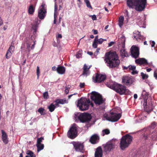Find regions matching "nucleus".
I'll return each instance as SVG.
<instances>
[{"mask_svg": "<svg viewBox=\"0 0 157 157\" xmlns=\"http://www.w3.org/2000/svg\"><path fill=\"white\" fill-rule=\"evenodd\" d=\"M143 106H144V110L148 112L149 111L152 110L154 105H152V102L150 99L147 100L144 99L143 101Z\"/></svg>", "mask_w": 157, "mask_h": 157, "instance_id": "12", "label": "nucleus"}, {"mask_svg": "<svg viewBox=\"0 0 157 157\" xmlns=\"http://www.w3.org/2000/svg\"><path fill=\"white\" fill-rule=\"evenodd\" d=\"M82 54V50H79L76 55V57L78 58L81 57Z\"/></svg>", "mask_w": 157, "mask_h": 157, "instance_id": "37", "label": "nucleus"}, {"mask_svg": "<svg viewBox=\"0 0 157 157\" xmlns=\"http://www.w3.org/2000/svg\"><path fill=\"white\" fill-rule=\"evenodd\" d=\"M87 54L91 56L93 55V53L92 52H88Z\"/></svg>", "mask_w": 157, "mask_h": 157, "instance_id": "63", "label": "nucleus"}, {"mask_svg": "<svg viewBox=\"0 0 157 157\" xmlns=\"http://www.w3.org/2000/svg\"><path fill=\"white\" fill-rule=\"evenodd\" d=\"M106 39H104L102 38H100L97 41H96V42L98 44H101L104 41H106Z\"/></svg>", "mask_w": 157, "mask_h": 157, "instance_id": "40", "label": "nucleus"}, {"mask_svg": "<svg viewBox=\"0 0 157 157\" xmlns=\"http://www.w3.org/2000/svg\"><path fill=\"white\" fill-rule=\"evenodd\" d=\"M126 13V15L127 16V18H126L127 19H128V11L127 10H126L125 11Z\"/></svg>", "mask_w": 157, "mask_h": 157, "instance_id": "59", "label": "nucleus"}, {"mask_svg": "<svg viewBox=\"0 0 157 157\" xmlns=\"http://www.w3.org/2000/svg\"><path fill=\"white\" fill-rule=\"evenodd\" d=\"M90 98L95 104L97 105L103 104L105 101L101 95L95 91H92L91 93Z\"/></svg>", "mask_w": 157, "mask_h": 157, "instance_id": "7", "label": "nucleus"}, {"mask_svg": "<svg viewBox=\"0 0 157 157\" xmlns=\"http://www.w3.org/2000/svg\"><path fill=\"white\" fill-rule=\"evenodd\" d=\"M106 85L108 87L115 90L121 95H129L131 94L129 90L126 89L125 86L115 82H110L109 83H107Z\"/></svg>", "mask_w": 157, "mask_h": 157, "instance_id": "4", "label": "nucleus"}, {"mask_svg": "<svg viewBox=\"0 0 157 157\" xmlns=\"http://www.w3.org/2000/svg\"><path fill=\"white\" fill-rule=\"evenodd\" d=\"M90 105L92 107H93V104L90 102L89 99L86 98H81L78 100L77 106L80 110L83 111L88 109Z\"/></svg>", "mask_w": 157, "mask_h": 157, "instance_id": "5", "label": "nucleus"}, {"mask_svg": "<svg viewBox=\"0 0 157 157\" xmlns=\"http://www.w3.org/2000/svg\"><path fill=\"white\" fill-rule=\"evenodd\" d=\"M98 44V43H97L96 41H94L92 44L93 47L94 48H97V47Z\"/></svg>", "mask_w": 157, "mask_h": 157, "instance_id": "45", "label": "nucleus"}, {"mask_svg": "<svg viewBox=\"0 0 157 157\" xmlns=\"http://www.w3.org/2000/svg\"><path fill=\"white\" fill-rule=\"evenodd\" d=\"M56 106V105H55V104L54 105L53 103H52L48 106V108L50 112H52L55 109Z\"/></svg>", "mask_w": 157, "mask_h": 157, "instance_id": "32", "label": "nucleus"}, {"mask_svg": "<svg viewBox=\"0 0 157 157\" xmlns=\"http://www.w3.org/2000/svg\"><path fill=\"white\" fill-rule=\"evenodd\" d=\"M73 144L76 151L83 152L84 147L83 143L79 142H74Z\"/></svg>", "mask_w": 157, "mask_h": 157, "instance_id": "16", "label": "nucleus"}, {"mask_svg": "<svg viewBox=\"0 0 157 157\" xmlns=\"http://www.w3.org/2000/svg\"><path fill=\"white\" fill-rule=\"evenodd\" d=\"M44 109L42 108H40L38 110V111L41 115L43 114Z\"/></svg>", "mask_w": 157, "mask_h": 157, "instance_id": "44", "label": "nucleus"}, {"mask_svg": "<svg viewBox=\"0 0 157 157\" xmlns=\"http://www.w3.org/2000/svg\"><path fill=\"white\" fill-rule=\"evenodd\" d=\"M99 139V137L97 134L93 135L91 137L90 140V142L93 144H96Z\"/></svg>", "mask_w": 157, "mask_h": 157, "instance_id": "21", "label": "nucleus"}, {"mask_svg": "<svg viewBox=\"0 0 157 157\" xmlns=\"http://www.w3.org/2000/svg\"><path fill=\"white\" fill-rule=\"evenodd\" d=\"M155 122L152 123L151 125V128L153 129L154 128H155Z\"/></svg>", "mask_w": 157, "mask_h": 157, "instance_id": "46", "label": "nucleus"}, {"mask_svg": "<svg viewBox=\"0 0 157 157\" xmlns=\"http://www.w3.org/2000/svg\"><path fill=\"white\" fill-rule=\"evenodd\" d=\"M26 154L29 155L30 157H32L33 155L34 156L35 155L32 151L29 150L27 151Z\"/></svg>", "mask_w": 157, "mask_h": 157, "instance_id": "39", "label": "nucleus"}, {"mask_svg": "<svg viewBox=\"0 0 157 157\" xmlns=\"http://www.w3.org/2000/svg\"><path fill=\"white\" fill-rule=\"evenodd\" d=\"M52 70L53 71H57V68H56V67L55 66H54L52 67Z\"/></svg>", "mask_w": 157, "mask_h": 157, "instance_id": "51", "label": "nucleus"}, {"mask_svg": "<svg viewBox=\"0 0 157 157\" xmlns=\"http://www.w3.org/2000/svg\"><path fill=\"white\" fill-rule=\"evenodd\" d=\"M148 93L146 90H143L142 93V95L143 97L144 100V99H146V98L147 99V100L149 99H148Z\"/></svg>", "mask_w": 157, "mask_h": 157, "instance_id": "30", "label": "nucleus"}, {"mask_svg": "<svg viewBox=\"0 0 157 157\" xmlns=\"http://www.w3.org/2000/svg\"><path fill=\"white\" fill-rule=\"evenodd\" d=\"M91 66H89V67H88L86 64H84L83 67V71L82 74L83 75L86 77L88 75H89L90 72L89 69L90 68Z\"/></svg>", "mask_w": 157, "mask_h": 157, "instance_id": "20", "label": "nucleus"}, {"mask_svg": "<svg viewBox=\"0 0 157 157\" xmlns=\"http://www.w3.org/2000/svg\"><path fill=\"white\" fill-rule=\"evenodd\" d=\"M146 0H127V4L129 8H135L138 11L143 10L146 5Z\"/></svg>", "mask_w": 157, "mask_h": 157, "instance_id": "3", "label": "nucleus"}, {"mask_svg": "<svg viewBox=\"0 0 157 157\" xmlns=\"http://www.w3.org/2000/svg\"><path fill=\"white\" fill-rule=\"evenodd\" d=\"M114 44V42H111L109 44V46L110 47L112 46Z\"/></svg>", "mask_w": 157, "mask_h": 157, "instance_id": "56", "label": "nucleus"}, {"mask_svg": "<svg viewBox=\"0 0 157 157\" xmlns=\"http://www.w3.org/2000/svg\"><path fill=\"white\" fill-rule=\"evenodd\" d=\"M151 69L150 68H149L147 69L146 71L147 72H149L150 71H151Z\"/></svg>", "mask_w": 157, "mask_h": 157, "instance_id": "64", "label": "nucleus"}, {"mask_svg": "<svg viewBox=\"0 0 157 157\" xmlns=\"http://www.w3.org/2000/svg\"><path fill=\"white\" fill-rule=\"evenodd\" d=\"M100 50V48H97L96 49V52L94 53L95 54L97 55L98 53L99 52V51Z\"/></svg>", "mask_w": 157, "mask_h": 157, "instance_id": "52", "label": "nucleus"}, {"mask_svg": "<svg viewBox=\"0 0 157 157\" xmlns=\"http://www.w3.org/2000/svg\"><path fill=\"white\" fill-rule=\"evenodd\" d=\"M78 119L82 122H88L91 120V116L88 113H81L79 116Z\"/></svg>", "mask_w": 157, "mask_h": 157, "instance_id": "13", "label": "nucleus"}, {"mask_svg": "<svg viewBox=\"0 0 157 157\" xmlns=\"http://www.w3.org/2000/svg\"><path fill=\"white\" fill-rule=\"evenodd\" d=\"M135 61L136 63L140 65H145L147 63V60L144 58H139L136 59Z\"/></svg>", "mask_w": 157, "mask_h": 157, "instance_id": "24", "label": "nucleus"}, {"mask_svg": "<svg viewBox=\"0 0 157 157\" xmlns=\"http://www.w3.org/2000/svg\"><path fill=\"white\" fill-rule=\"evenodd\" d=\"M92 17V19L93 20H96V17L95 15L91 16Z\"/></svg>", "mask_w": 157, "mask_h": 157, "instance_id": "48", "label": "nucleus"}, {"mask_svg": "<svg viewBox=\"0 0 157 157\" xmlns=\"http://www.w3.org/2000/svg\"><path fill=\"white\" fill-rule=\"evenodd\" d=\"M116 140L113 139L110 142L107 143L104 147L105 151H110L112 149L114 148L116 145L115 141Z\"/></svg>", "mask_w": 157, "mask_h": 157, "instance_id": "14", "label": "nucleus"}, {"mask_svg": "<svg viewBox=\"0 0 157 157\" xmlns=\"http://www.w3.org/2000/svg\"><path fill=\"white\" fill-rule=\"evenodd\" d=\"M141 76L142 77V78L143 79H145L148 78V75L144 74L143 72H141Z\"/></svg>", "mask_w": 157, "mask_h": 157, "instance_id": "41", "label": "nucleus"}, {"mask_svg": "<svg viewBox=\"0 0 157 157\" xmlns=\"http://www.w3.org/2000/svg\"><path fill=\"white\" fill-rule=\"evenodd\" d=\"M40 21L38 18L35 19L34 23L32 25V30L33 31V35L27 41H25V43L22 44L21 48L22 52L29 53L31 50L33 49L36 44V40H35L36 36V32L38 28V25L40 23Z\"/></svg>", "mask_w": 157, "mask_h": 157, "instance_id": "1", "label": "nucleus"}, {"mask_svg": "<svg viewBox=\"0 0 157 157\" xmlns=\"http://www.w3.org/2000/svg\"><path fill=\"white\" fill-rule=\"evenodd\" d=\"M143 115V114L142 115V114L140 115H139V118L141 120H144V119L145 117H146V116H144V117H142V116Z\"/></svg>", "mask_w": 157, "mask_h": 157, "instance_id": "47", "label": "nucleus"}, {"mask_svg": "<svg viewBox=\"0 0 157 157\" xmlns=\"http://www.w3.org/2000/svg\"><path fill=\"white\" fill-rule=\"evenodd\" d=\"M69 92V90L68 89L66 88L65 90V93L66 94H67Z\"/></svg>", "mask_w": 157, "mask_h": 157, "instance_id": "55", "label": "nucleus"}, {"mask_svg": "<svg viewBox=\"0 0 157 157\" xmlns=\"http://www.w3.org/2000/svg\"><path fill=\"white\" fill-rule=\"evenodd\" d=\"M132 137L129 134L123 136L121 138L120 143V147L122 150L128 147L131 143Z\"/></svg>", "mask_w": 157, "mask_h": 157, "instance_id": "6", "label": "nucleus"}, {"mask_svg": "<svg viewBox=\"0 0 157 157\" xmlns=\"http://www.w3.org/2000/svg\"><path fill=\"white\" fill-rule=\"evenodd\" d=\"M105 60L107 66L111 68L117 66L120 62L116 52L107 53L105 56Z\"/></svg>", "mask_w": 157, "mask_h": 157, "instance_id": "2", "label": "nucleus"}, {"mask_svg": "<svg viewBox=\"0 0 157 157\" xmlns=\"http://www.w3.org/2000/svg\"><path fill=\"white\" fill-rule=\"evenodd\" d=\"M110 133L109 130L108 129H105L102 131V135L104 136L105 135H108Z\"/></svg>", "mask_w": 157, "mask_h": 157, "instance_id": "36", "label": "nucleus"}, {"mask_svg": "<svg viewBox=\"0 0 157 157\" xmlns=\"http://www.w3.org/2000/svg\"><path fill=\"white\" fill-rule=\"evenodd\" d=\"M40 70L39 67L38 66L37 67V70H36V74L37 77V78H39V76L40 75Z\"/></svg>", "mask_w": 157, "mask_h": 157, "instance_id": "42", "label": "nucleus"}, {"mask_svg": "<svg viewBox=\"0 0 157 157\" xmlns=\"http://www.w3.org/2000/svg\"><path fill=\"white\" fill-rule=\"evenodd\" d=\"M134 37L137 40L138 39L143 40L144 39V37L140 34V33L138 31L135 33V35L134 36Z\"/></svg>", "mask_w": 157, "mask_h": 157, "instance_id": "28", "label": "nucleus"}, {"mask_svg": "<svg viewBox=\"0 0 157 157\" xmlns=\"http://www.w3.org/2000/svg\"><path fill=\"white\" fill-rule=\"evenodd\" d=\"M102 153L101 148L100 147H98L95 153V157H102Z\"/></svg>", "mask_w": 157, "mask_h": 157, "instance_id": "23", "label": "nucleus"}, {"mask_svg": "<svg viewBox=\"0 0 157 157\" xmlns=\"http://www.w3.org/2000/svg\"><path fill=\"white\" fill-rule=\"evenodd\" d=\"M62 37V36L61 34H59L57 36V38H61Z\"/></svg>", "mask_w": 157, "mask_h": 157, "instance_id": "57", "label": "nucleus"}, {"mask_svg": "<svg viewBox=\"0 0 157 157\" xmlns=\"http://www.w3.org/2000/svg\"><path fill=\"white\" fill-rule=\"evenodd\" d=\"M85 85V84L84 83H80V86L81 88H82Z\"/></svg>", "mask_w": 157, "mask_h": 157, "instance_id": "54", "label": "nucleus"}, {"mask_svg": "<svg viewBox=\"0 0 157 157\" xmlns=\"http://www.w3.org/2000/svg\"><path fill=\"white\" fill-rule=\"evenodd\" d=\"M121 115L120 113L110 112L109 114L105 113L103 115L104 120L109 121L115 122L117 121L121 117Z\"/></svg>", "mask_w": 157, "mask_h": 157, "instance_id": "8", "label": "nucleus"}, {"mask_svg": "<svg viewBox=\"0 0 157 157\" xmlns=\"http://www.w3.org/2000/svg\"><path fill=\"white\" fill-rule=\"evenodd\" d=\"M92 32L94 33V34H96L98 33V31L95 29H93Z\"/></svg>", "mask_w": 157, "mask_h": 157, "instance_id": "53", "label": "nucleus"}, {"mask_svg": "<svg viewBox=\"0 0 157 157\" xmlns=\"http://www.w3.org/2000/svg\"><path fill=\"white\" fill-rule=\"evenodd\" d=\"M151 44V46L152 47H153L155 44V42L154 41H152L150 42Z\"/></svg>", "mask_w": 157, "mask_h": 157, "instance_id": "50", "label": "nucleus"}, {"mask_svg": "<svg viewBox=\"0 0 157 157\" xmlns=\"http://www.w3.org/2000/svg\"><path fill=\"white\" fill-rule=\"evenodd\" d=\"M124 18L123 16H121L119 18L118 25L121 28L123 25Z\"/></svg>", "mask_w": 157, "mask_h": 157, "instance_id": "27", "label": "nucleus"}, {"mask_svg": "<svg viewBox=\"0 0 157 157\" xmlns=\"http://www.w3.org/2000/svg\"><path fill=\"white\" fill-rule=\"evenodd\" d=\"M77 126L75 124H73L67 132L68 137L71 139L75 138L77 136Z\"/></svg>", "mask_w": 157, "mask_h": 157, "instance_id": "10", "label": "nucleus"}, {"mask_svg": "<svg viewBox=\"0 0 157 157\" xmlns=\"http://www.w3.org/2000/svg\"><path fill=\"white\" fill-rule=\"evenodd\" d=\"M122 80V82L127 86H130L133 82V79L131 76H124Z\"/></svg>", "mask_w": 157, "mask_h": 157, "instance_id": "17", "label": "nucleus"}, {"mask_svg": "<svg viewBox=\"0 0 157 157\" xmlns=\"http://www.w3.org/2000/svg\"><path fill=\"white\" fill-rule=\"evenodd\" d=\"M98 36H97L95 37L94 41H97V40H98Z\"/></svg>", "mask_w": 157, "mask_h": 157, "instance_id": "62", "label": "nucleus"}, {"mask_svg": "<svg viewBox=\"0 0 157 157\" xmlns=\"http://www.w3.org/2000/svg\"><path fill=\"white\" fill-rule=\"evenodd\" d=\"M3 24V21H2L1 18L0 17V25H2Z\"/></svg>", "mask_w": 157, "mask_h": 157, "instance_id": "60", "label": "nucleus"}, {"mask_svg": "<svg viewBox=\"0 0 157 157\" xmlns=\"http://www.w3.org/2000/svg\"><path fill=\"white\" fill-rule=\"evenodd\" d=\"M130 51L131 55L133 57L136 58L138 57L139 55V50L137 47L133 45L131 48Z\"/></svg>", "mask_w": 157, "mask_h": 157, "instance_id": "15", "label": "nucleus"}, {"mask_svg": "<svg viewBox=\"0 0 157 157\" xmlns=\"http://www.w3.org/2000/svg\"><path fill=\"white\" fill-rule=\"evenodd\" d=\"M37 151L38 152L43 150L44 148V145L42 144H37Z\"/></svg>", "mask_w": 157, "mask_h": 157, "instance_id": "31", "label": "nucleus"}, {"mask_svg": "<svg viewBox=\"0 0 157 157\" xmlns=\"http://www.w3.org/2000/svg\"><path fill=\"white\" fill-rule=\"evenodd\" d=\"M154 76L155 78L157 79V70L155 71L154 73Z\"/></svg>", "mask_w": 157, "mask_h": 157, "instance_id": "49", "label": "nucleus"}, {"mask_svg": "<svg viewBox=\"0 0 157 157\" xmlns=\"http://www.w3.org/2000/svg\"><path fill=\"white\" fill-rule=\"evenodd\" d=\"M57 17V6L55 4L54 8V20L53 23L54 24L56 23V19Z\"/></svg>", "mask_w": 157, "mask_h": 157, "instance_id": "29", "label": "nucleus"}, {"mask_svg": "<svg viewBox=\"0 0 157 157\" xmlns=\"http://www.w3.org/2000/svg\"><path fill=\"white\" fill-rule=\"evenodd\" d=\"M84 1L86 4V6L88 8H90L91 9H92V8L90 5V1L89 0H84Z\"/></svg>", "mask_w": 157, "mask_h": 157, "instance_id": "35", "label": "nucleus"}, {"mask_svg": "<svg viewBox=\"0 0 157 157\" xmlns=\"http://www.w3.org/2000/svg\"><path fill=\"white\" fill-rule=\"evenodd\" d=\"M120 40H121V42H120V45L122 48L120 51V55L122 57H128V53L124 48L125 40V36L122 35L120 38Z\"/></svg>", "mask_w": 157, "mask_h": 157, "instance_id": "9", "label": "nucleus"}, {"mask_svg": "<svg viewBox=\"0 0 157 157\" xmlns=\"http://www.w3.org/2000/svg\"><path fill=\"white\" fill-rule=\"evenodd\" d=\"M106 78L105 75L97 74L95 78H93L94 82H100L104 81Z\"/></svg>", "mask_w": 157, "mask_h": 157, "instance_id": "18", "label": "nucleus"}, {"mask_svg": "<svg viewBox=\"0 0 157 157\" xmlns=\"http://www.w3.org/2000/svg\"><path fill=\"white\" fill-rule=\"evenodd\" d=\"M134 98L135 99H136L137 98V95L136 94H135L134 95Z\"/></svg>", "mask_w": 157, "mask_h": 157, "instance_id": "61", "label": "nucleus"}, {"mask_svg": "<svg viewBox=\"0 0 157 157\" xmlns=\"http://www.w3.org/2000/svg\"><path fill=\"white\" fill-rule=\"evenodd\" d=\"M43 139L44 138L42 137L38 138L37 141V144H41V142Z\"/></svg>", "mask_w": 157, "mask_h": 157, "instance_id": "43", "label": "nucleus"}, {"mask_svg": "<svg viewBox=\"0 0 157 157\" xmlns=\"http://www.w3.org/2000/svg\"><path fill=\"white\" fill-rule=\"evenodd\" d=\"M14 49V47L13 46H11L6 54V58L8 59L10 58L12 55Z\"/></svg>", "mask_w": 157, "mask_h": 157, "instance_id": "22", "label": "nucleus"}, {"mask_svg": "<svg viewBox=\"0 0 157 157\" xmlns=\"http://www.w3.org/2000/svg\"><path fill=\"white\" fill-rule=\"evenodd\" d=\"M65 68L63 66H59L57 68V72L59 74H64L65 71Z\"/></svg>", "mask_w": 157, "mask_h": 157, "instance_id": "25", "label": "nucleus"}, {"mask_svg": "<svg viewBox=\"0 0 157 157\" xmlns=\"http://www.w3.org/2000/svg\"><path fill=\"white\" fill-rule=\"evenodd\" d=\"M46 6L44 3H42L38 11V16L40 19H43L46 13Z\"/></svg>", "mask_w": 157, "mask_h": 157, "instance_id": "11", "label": "nucleus"}, {"mask_svg": "<svg viewBox=\"0 0 157 157\" xmlns=\"http://www.w3.org/2000/svg\"><path fill=\"white\" fill-rule=\"evenodd\" d=\"M43 97L44 99H47L49 98V95L47 91L44 92L43 94Z\"/></svg>", "mask_w": 157, "mask_h": 157, "instance_id": "38", "label": "nucleus"}, {"mask_svg": "<svg viewBox=\"0 0 157 157\" xmlns=\"http://www.w3.org/2000/svg\"><path fill=\"white\" fill-rule=\"evenodd\" d=\"M55 102L56 103L55 105L57 106L59 104H63L65 102L62 100L58 99L56 100Z\"/></svg>", "mask_w": 157, "mask_h": 157, "instance_id": "34", "label": "nucleus"}, {"mask_svg": "<svg viewBox=\"0 0 157 157\" xmlns=\"http://www.w3.org/2000/svg\"><path fill=\"white\" fill-rule=\"evenodd\" d=\"M128 68H129V66H128V67H125V66L123 67V69H126V70H128Z\"/></svg>", "mask_w": 157, "mask_h": 157, "instance_id": "58", "label": "nucleus"}, {"mask_svg": "<svg viewBox=\"0 0 157 157\" xmlns=\"http://www.w3.org/2000/svg\"><path fill=\"white\" fill-rule=\"evenodd\" d=\"M136 67L135 66H129L128 71H131L132 75H134L137 74L138 72L136 70Z\"/></svg>", "mask_w": 157, "mask_h": 157, "instance_id": "26", "label": "nucleus"}, {"mask_svg": "<svg viewBox=\"0 0 157 157\" xmlns=\"http://www.w3.org/2000/svg\"><path fill=\"white\" fill-rule=\"evenodd\" d=\"M34 10L35 8L33 7V5H30L28 9V12L29 14H33L34 13Z\"/></svg>", "mask_w": 157, "mask_h": 157, "instance_id": "33", "label": "nucleus"}, {"mask_svg": "<svg viewBox=\"0 0 157 157\" xmlns=\"http://www.w3.org/2000/svg\"><path fill=\"white\" fill-rule=\"evenodd\" d=\"M1 132L2 133V140L3 143L5 144H7L8 142L7 135L3 130H2Z\"/></svg>", "mask_w": 157, "mask_h": 157, "instance_id": "19", "label": "nucleus"}]
</instances>
